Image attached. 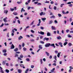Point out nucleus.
<instances>
[{"instance_id": "1", "label": "nucleus", "mask_w": 73, "mask_h": 73, "mask_svg": "<svg viewBox=\"0 0 73 73\" xmlns=\"http://www.w3.org/2000/svg\"><path fill=\"white\" fill-rule=\"evenodd\" d=\"M50 45L51 46H53L54 48H56V46H54V44H50V43H46L45 45V47H49Z\"/></svg>"}, {"instance_id": "2", "label": "nucleus", "mask_w": 73, "mask_h": 73, "mask_svg": "<svg viewBox=\"0 0 73 73\" xmlns=\"http://www.w3.org/2000/svg\"><path fill=\"white\" fill-rule=\"evenodd\" d=\"M39 49L37 51V52H38L40 50V49H42V46L41 45H39Z\"/></svg>"}, {"instance_id": "3", "label": "nucleus", "mask_w": 73, "mask_h": 73, "mask_svg": "<svg viewBox=\"0 0 73 73\" xmlns=\"http://www.w3.org/2000/svg\"><path fill=\"white\" fill-rule=\"evenodd\" d=\"M62 13L63 14H67L68 13H69V11H67V12H65V11H62Z\"/></svg>"}, {"instance_id": "4", "label": "nucleus", "mask_w": 73, "mask_h": 73, "mask_svg": "<svg viewBox=\"0 0 73 73\" xmlns=\"http://www.w3.org/2000/svg\"><path fill=\"white\" fill-rule=\"evenodd\" d=\"M58 44L60 45V46L61 47H62L63 46V45H62V43L61 42H59L58 43Z\"/></svg>"}, {"instance_id": "5", "label": "nucleus", "mask_w": 73, "mask_h": 73, "mask_svg": "<svg viewBox=\"0 0 73 73\" xmlns=\"http://www.w3.org/2000/svg\"><path fill=\"white\" fill-rule=\"evenodd\" d=\"M14 48H15V46L13 44L11 45V46L10 49H14Z\"/></svg>"}, {"instance_id": "6", "label": "nucleus", "mask_w": 73, "mask_h": 73, "mask_svg": "<svg viewBox=\"0 0 73 73\" xmlns=\"http://www.w3.org/2000/svg\"><path fill=\"white\" fill-rule=\"evenodd\" d=\"M7 17H6L5 18H4L3 19V21H4V22L5 23H7Z\"/></svg>"}, {"instance_id": "7", "label": "nucleus", "mask_w": 73, "mask_h": 73, "mask_svg": "<svg viewBox=\"0 0 73 73\" xmlns=\"http://www.w3.org/2000/svg\"><path fill=\"white\" fill-rule=\"evenodd\" d=\"M8 12V11L5 10H4V13H6V14H7V13Z\"/></svg>"}, {"instance_id": "8", "label": "nucleus", "mask_w": 73, "mask_h": 73, "mask_svg": "<svg viewBox=\"0 0 73 73\" xmlns=\"http://www.w3.org/2000/svg\"><path fill=\"white\" fill-rule=\"evenodd\" d=\"M53 23V21L52 20H50V21H49V22L48 23V24L49 25H50L52 24V23Z\"/></svg>"}, {"instance_id": "9", "label": "nucleus", "mask_w": 73, "mask_h": 73, "mask_svg": "<svg viewBox=\"0 0 73 73\" xmlns=\"http://www.w3.org/2000/svg\"><path fill=\"white\" fill-rule=\"evenodd\" d=\"M23 38V36H19V37L18 39L19 40H21V38Z\"/></svg>"}, {"instance_id": "10", "label": "nucleus", "mask_w": 73, "mask_h": 73, "mask_svg": "<svg viewBox=\"0 0 73 73\" xmlns=\"http://www.w3.org/2000/svg\"><path fill=\"white\" fill-rule=\"evenodd\" d=\"M51 29L52 30H56V28L54 27L53 26H52L51 27Z\"/></svg>"}, {"instance_id": "11", "label": "nucleus", "mask_w": 73, "mask_h": 73, "mask_svg": "<svg viewBox=\"0 0 73 73\" xmlns=\"http://www.w3.org/2000/svg\"><path fill=\"white\" fill-rule=\"evenodd\" d=\"M3 53H6L7 52V50L6 49H4L2 51Z\"/></svg>"}, {"instance_id": "12", "label": "nucleus", "mask_w": 73, "mask_h": 73, "mask_svg": "<svg viewBox=\"0 0 73 73\" xmlns=\"http://www.w3.org/2000/svg\"><path fill=\"white\" fill-rule=\"evenodd\" d=\"M40 34L42 35H44V32L42 31H40Z\"/></svg>"}, {"instance_id": "13", "label": "nucleus", "mask_w": 73, "mask_h": 73, "mask_svg": "<svg viewBox=\"0 0 73 73\" xmlns=\"http://www.w3.org/2000/svg\"><path fill=\"white\" fill-rule=\"evenodd\" d=\"M23 12H25V10L24 9V8H22L21 12L23 13Z\"/></svg>"}, {"instance_id": "14", "label": "nucleus", "mask_w": 73, "mask_h": 73, "mask_svg": "<svg viewBox=\"0 0 73 73\" xmlns=\"http://www.w3.org/2000/svg\"><path fill=\"white\" fill-rule=\"evenodd\" d=\"M57 38L58 40H61V36H59L57 37Z\"/></svg>"}, {"instance_id": "15", "label": "nucleus", "mask_w": 73, "mask_h": 73, "mask_svg": "<svg viewBox=\"0 0 73 73\" xmlns=\"http://www.w3.org/2000/svg\"><path fill=\"white\" fill-rule=\"evenodd\" d=\"M6 62H7V60H5V61H3V65H5Z\"/></svg>"}, {"instance_id": "16", "label": "nucleus", "mask_w": 73, "mask_h": 73, "mask_svg": "<svg viewBox=\"0 0 73 73\" xmlns=\"http://www.w3.org/2000/svg\"><path fill=\"white\" fill-rule=\"evenodd\" d=\"M47 36H50V34L49 32H48L47 33Z\"/></svg>"}, {"instance_id": "17", "label": "nucleus", "mask_w": 73, "mask_h": 73, "mask_svg": "<svg viewBox=\"0 0 73 73\" xmlns=\"http://www.w3.org/2000/svg\"><path fill=\"white\" fill-rule=\"evenodd\" d=\"M18 72H19V73H21V72H22V71L21 70L19 69L18 70Z\"/></svg>"}, {"instance_id": "18", "label": "nucleus", "mask_w": 73, "mask_h": 73, "mask_svg": "<svg viewBox=\"0 0 73 73\" xmlns=\"http://www.w3.org/2000/svg\"><path fill=\"white\" fill-rule=\"evenodd\" d=\"M19 50H20L21 49V45L19 44Z\"/></svg>"}, {"instance_id": "19", "label": "nucleus", "mask_w": 73, "mask_h": 73, "mask_svg": "<svg viewBox=\"0 0 73 73\" xmlns=\"http://www.w3.org/2000/svg\"><path fill=\"white\" fill-rule=\"evenodd\" d=\"M29 71V69L27 68L26 70L25 71V73H28V72Z\"/></svg>"}, {"instance_id": "20", "label": "nucleus", "mask_w": 73, "mask_h": 73, "mask_svg": "<svg viewBox=\"0 0 73 73\" xmlns=\"http://www.w3.org/2000/svg\"><path fill=\"white\" fill-rule=\"evenodd\" d=\"M5 71L7 72V73H8L9 72V70L8 69H6Z\"/></svg>"}, {"instance_id": "21", "label": "nucleus", "mask_w": 73, "mask_h": 73, "mask_svg": "<svg viewBox=\"0 0 73 73\" xmlns=\"http://www.w3.org/2000/svg\"><path fill=\"white\" fill-rule=\"evenodd\" d=\"M50 19H52V18L54 19V18H55V16L54 15H52V16H51L50 17Z\"/></svg>"}, {"instance_id": "22", "label": "nucleus", "mask_w": 73, "mask_h": 73, "mask_svg": "<svg viewBox=\"0 0 73 73\" xmlns=\"http://www.w3.org/2000/svg\"><path fill=\"white\" fill-rule=\"evenodd\" d=\"M60 53H58L57 55V56L58 57L60 58Z\"/></svg>"}, {"instance_id": "23", "label": "nucleus", "mask_w": 73, "mask_h": 73, "mask_svg": "<svg viewBox=\"0 0 73 73\" xmlns=\"http://www.w3.org/2000/svg\"><path fill=\"white\" fill-rule=\"evenodd\" d=\"M45 53H46V54L47 56H49V53H48V52H46Z\"/></svg>"}, {"instance_id": "24", "label": "nucleus", "mask_w": 73, "mask_h": 73, "mask_svg": "<svg viewBox=\"0 0 73 73\" xmlns=\"http://www.w3.org/2000/svg\"><path fill=\"white\" fill-rule=\"evenodd\" d=\"M34 23H35V21H33L31 23L30 25H33V24H34Z\"/></svg>"}, {"instance_id": "25", "label": "nucleus", "mask_w": 73, "mask_h": 73, "mask_svg": "<svg viewBox=\"0 0 73 73\" xmlns=\"http://www.w3.org/2000/svg\"><path fill=\"white\" fill-rule=\"evenodd\" d=\"M57 57L56 56H54V59H55V61H57Z\"/></svg>"}, {"instance_id": "26", "label": "nucleus", "mask_w": 73, "mask_h": 73, "mask_svg": "<svg viewBox=\"0 0 73 73\" xmlns=\"http://www.w3.org/2000/svg\"><path fill=\"white\" fill-rule=\"evenodd\" d=\"M68 46H72V43L70 42H69L68 43Z\"/></svg>"}, {"instance_id": "27", "label": "nucleus", "mask_w": 73, "mask_h": 73, "mask_svg": "<svg viewBox=\"0 0 73 73\" xmlns=\"http://www.w3.org/2000/svg\"><path fill=\"white\" fill-rule=\"evenodd\" d=\"M54 70H55V68H54L52 70H51V72H53V71H54Z\"/></svg>"}, {"instance_id": "28", "label": "nucleus", "mask_w": 73, "mask_h": 73, "mask_svg": "<svg viewBox=\"0 0 73 73\" xmlns=\"http://www.w3.org/2000/svg\"><path fill=\"white\" fill-rule=\"evenodd\" d=\"M68 44V42H66L64 43V46H65V45H66V44Z\"/></svg>"}, {"instance_id": "29", "label": "nucleus", "mask_w": 73, "mask_h": 73, "mask_svg": "<svg viewBox=\"0 0 73 73\" xmlns=\"http://www.w3.org/2000/svg\"><path fill=\"white\" fill-rule=\"evenodd\" d=\"M14 56L15 57H18V56H19V55L17 54H15Z\"/></svg>"}, {"instance_id": "30", "label": "nucleus", "mask_w": 73, "mask_h": 73, "mask_svg": "<svg viewBox=\"0 0 73 73\" xmlns=\"http://www.w3.org/2000/svg\"><path fill=\"white\" fill-rule=\"evenodd\" d=\"M20 58H23V57L24 56L23 55L21 54V55H20Z\"/></svg>"}, {"instance_id": "31", "label": "nucleus", "mask_w": 73, "mask_h": 73, "mask_svg": "<svg viewBox=\"0 0 73 73\" xmlns=\"http://www.w3.org/2000/svg\"><path fill=\"white\" fill-rule=\"evenodd\" d=\"M14 50L15 51V52H17V51L18 50V48H16V49Z\"/></svg>"}, {"instance_id": "32", "label": "nucleus", "mask_w": 73, "mask_h": 73, "mask_svg": "<svg viewBox=\"0 0 73 73\" xmlns=\"http://www.w3.org/2000/svg\"><path fill=\"white\" fill-rule=\"evenodd\" d=\"M72 3V1L69 2L68 3H67V4H71V3Z\"/></svg>"}, {"instance_id": "33", "label": "nucleus", "mask_w": 73, "mask_h": 73, "mask_svg": "<svg viewBox=\"0 0 73 73\" xmlns=\"http://www.w3.org/2000/svg\"><path fill=\"white\" fill-rule=\"evenodd\" d=\"M23 49L24 51H26L27 50V48L25 47H24Z\"/></svg>"}, {"instance_id": "34", "label": "nucleus", "mask_w": 73, "mask_h": 73, "mask_svg": "<svg viewBox=\"0 0 73 73\" xmlns=\"http://www.w3.org/2000/svg\"><path fill=\"white\" fill-rule=\"evenodd\" d=\"M40 62L41 64H42V59H40Z\"/></svg>"}, {"instance_id": "35", "label": "nucleus", "mask_w": 73, "mask_h": 73, "mask_svg": "<svg viewBox=\"0 0 73 73\" xmlns=\"http://www.w3.org/2000/svg\"><path fill=\"white\" fill-rule=\"evenodd\" d=\"M40 16H42L43 15V12H41L40 14Z\"/></svg>"}, {"instance_id": "36", "label": "nucleus", "mask_w": 73, "mask_h": 73, "mask_svg": "<svg viewBox=\"0 0 73 73\" xmlns=\"http://www.w3.org/2000/svg\"><path fill=\"white\" fill-rule=\"evenodd\" d=\"M13 15H17V13L14 12L13 13Z\"/></svg>"}, {"instance_id": "37", "label": "nucleus", "mask_w": 73, "mask_h": 73, "mask_svg": "<svg viewBox=\"0 0 73 73\" xmlns=\"http://www.w3.org/2000/svg\"><path fill=\"white\" fill-rule=\"evenodd\" d=\"M20 66H21V67L22 68H23V67L24 66V65L23 64H21L20 65Z\"/></svg>"}, {"instance_id": "38", "label": "nucleus", "mask_w": 73, "mask_h": 73, "mask_svg": "<svg viewBox=\"0 0 73 73\" xmlns=\"http://www.w3.org/2000/svg\"><path fill=\"white\" fill-rule=\"evenodd\" d=\"M25 45V44L23 42V43L22 44V46L23 47H24Z\"/></svg>"}, {"instance_id": "39", "label": "nucleus", "mask_w": 73, "mask_h": 73, "mask_svg": "<svg viewBox=\"0 0 73 73\" xmlns=\"http://www.w3.org/2000/svg\"><path fill=\"white\" fill-rule=\"evenodd\" d=\"M54 23L56 24H56H57L58 23V22H57V20H56L54 21Z\"/></svg>"}, {"instance_id": "40", "label": "nucleus", "mask_w": 73, "mask_h": 73, "mask_svg": "<svg viewBox=\"0 0 73 73\" xmlns=\"http://www.w3.org/2000/svg\"><path fill=\"white\" fill-rule=\"evenodd\" d=\"M9 33H7V37H9Z\"/></svg>"}, {"instance_id": "41", "label": "nucleus", "mask_w": 73, "mask_h": 73, "mask_svg": "<svg viewBox=\"0 0 73 73\" xmlns=\"http://www.w3.org/2000/svg\"><path fill=\"white\" fill-rule=\"evenodd\" d=\"M10 10H11V11H14V9H12V8H11Z\"/></svg>"}, {"instance_id": "42", "label": "nucleus", "mask_w": 73, "mask_h": 73, "mask_svg": "<svg viewBox=\"0 0 73 73\" xmlns=\"http://www.w3.org/2000/svg\"><path fill=\"white\" fill-rule=\"evenodd\" d=\"M40 29H42V30H43V29H44V27H42V26H41V27H40Z\"/></svg>"}, {"instance_id": "43", "label": "nucleus", "mask_w": 73, "mask_h": 73, "mask_svg": "<svg viewBox=\"0 0 73 73\" xmlns=\"http://www.w3.org/2000/svg\"><path fill=\"white\" fill-rule=\"evenodd\" d=\"M44 70H45V71H48V69L46 68V67H45Z\"/></svg>"}, {"instance_id": "44", "label": "nucleus", "mask_w": 73, "mask_h": 73, "mask_svg": "<svg viewBox=\"0 0 73 73\" xmlns=\"http://www.w3.org/2000/svg\"><path fill=\"white\" fill-rule=\"evenodd\" d=\"M68 37H70H70H72V36L69 35H68Z\"/></svg>"}, {"instance_id": "45", "label": "nucleus", "mask_w": 73, "mask_h": 73, "mask_svg": "<svg viewBox=\"0 0 73 73\" xmlns=\"http://www.w3.org/2000/svg\"><path fill=\"white\" fill-rule=\"evenodd\" d=\"M58 15L59 17H61V14H58Z\"/></svg>"}, {"instance_id": "46", "label": "nucleus", "mask_w": 73, "mask_h": 73, "mask_svg": "<svg viewBox=\"0 0 73 73\" xmlns=\"http://www.w3.org/2000/svg\"><path fill=\"white\" fill-rule=\"evenodd\" d=\"M34 67H35V66L33 65H32L31 66V68H32V69H33V68H34Z\"/></svg>"}, {"instance_id": "47", "label": "nucleus", "mask_w": 73, "mask_h": 73, "mask_svg": "<svg viewBox=\"0 0 73 73\" xmlns=\"http://www.w3.org/2000/svg\"><path fill=\"white\" fill-rule=\"evenodd\" d=\"M18 58L19 60H22V59L20 57H18Z\"/></svg>"}, {"instance_id": "48", "label": "nucleus", "mask_w": 73, "mask_h": 73, "mask_svg": "<svg viewBox=\"0 0 73 73\" xmlns=\"http://www.w3.org/2000/svg\"><path fill=\"white\" fill-rule=\"evenodd\" d=\"M31 32H32V33H35V31H33V30H31Z\"/></svg>"}, {"instance_id": "49", "label": "nucleus", "mask_w": 73, "mask_h": 73, "mask_svg": "<svg viewBox=\"0 0 73 73\" xmlns=\"http://www.w3.org/2000/svg\"><path fill=\"white\" fill-rule=\"evenodd\" d=\"M64 5V4H62L60 5V7H62V6Z\"/></svg>"}, {"instance_id": "50", "label": "nucleus", "mask_w": 73, "mask_h": 73, "mask_svg": "<svg viewBox=\"0 0 73 73\" xmlns=\"http://www.w3.org/2000/svg\"><path fill=\"white\" fill-rule=\"evenodd\" d=\"M30 41H31L32 42H33V41H35V40H33V39H31L30 40Z\"/></svg>"}, {"instance_id": "51", "label": "nucleus", "mask_w": 73, "mask_h": 73, "mask_svg": "<svg viewBox=\"0 0 73 73\" xmlns=\"http://www.w3.org/2000/svg\"><path fill=\"white\" fill-rule=\"evenodd\" d=\"M52 56L51 55L50 56L49 58H50V59H52Z\"/></svg>"}, {"instance_id": "52", "label": "nucleus", "mask_w": 73, "mask_h": 73, "mask_svg": "<svg viewBox=\"0 0 73 73\" xmlns=\"http://www.w3.org/2000/svg\"><path fill=\"white\" fill-rule=\"evenodd\" d=\"M26 60L27 61H29V58H27L26 59Z\"/></svg>"}, {"instance_id": "53", "label": "nucleus", "mask_w": 73, "mask_h": 73, "mask_svg": "<svg viewBox=\"0 0 73 73\" xmlns=\"http://www.w3.org/2000/svg\"><path fill=\"white\" fill-rule=\"evenodd\" d=\"M72 4H70V5H68L69 7H72Z\"/></svg>"}, {"instance_id": "54", "label": "nucleus", "mask_w": 73, "mask_h": 73, "mask_svg": "<svg viewBox=\"0 0 73 73\" xmlns=\"http://www.w3.org/2000/svg\"><path fill=\"white\" fill-rule=\"evenodd\" d=\"M46 20V18H42V20H43V21H44V20Z\"/></svg>"}, {"instance_id": "55", "label": "nucleus", "mask_w": 73, "mask_h": 73, "mask_svg": "<svg viewBox=\"0 0 73 73\" xmlns=\"http://www.w3.org/2000/svg\"><path fill=\"white\" fill-rule=\"evenodd\" d=\"M70 69H73V67H72V66H70Z\"/></svg>"}, {"instance_id": "56", "label": "nucleus", "mask_w": 73, "mask_h": 73, "mask_svg": "<svg viewBox=\"0 0 73 73\" xmlns=\"http://www.w3.org/2000/svg\"><path fill=\"white\" fill-rule=\"evenodd\" d=\"M69 31V29H67L66 30V33H68Z\"/></svg>"}, {"instance_id": "57", "label": "nucleus", "mask_w": 73, "mask_h": 73, "mask_svg": "<svg viewBox=\"0 0 73 73\" xmlns=\"http://www.w3.org/2000/svg\"><path fill=\"white\" fill-rule=\"evenodd\" d=\"M3 55L4 56H7V53H4V54H3Z\"/></svg>"}, {"instance_id": "58", "label": "nucleus", "mask_w": 73, "mask_h": 73, "mask_svg": "<svg viewBox=\"0 0 73 73\" xmlns=\"http://www.w3.org/2000/svg\"><path fill=\"white\" fill-rule=\"evenodd\" d=\"M45 3H49V1H46L45 2Z\"/></svg>"}, {"instance_id": "59", "label": "nucleus", "mask_w": 73, "mask_h": 73, "mask_svg": "<svg viewBox=\"0 0 73 73\" xmlns=\"http://www.w3.org/2000/svg\"><path fill=\"white\" fill-rule=\"evenodd\" d=\"M56 7L54 6V10H56Z\"/></svg>"}, {"instance_id": "60", "label": "nucleus", "mask_w": 73, "mask_h": 73, "mask_svg": "<svg viewBox=\"0 0 73 73\" xmlns=\"http://www.w3.org/2000/svg\"><path fill=\"white\" fill-rule=\"evenodd\" d=\"M38 3V1H37V2H34V4H37Z\"/></svg>"}, {"instance_id": "61", "label": "nucleus", "mask_w": 73, "mask_h": 73, "mask_svg": "<svg viewBox=\"0 0 73 73\" xmlns=\"http://www.w3.org/2000/svg\"><path fill=\"white\" fill-rule=\"evenodd\" d=\"M36 40H39V37H38L36 39Z\"/></svg>"}, {"instance_id": "62", "label": "nucleus", "mask_w": 73, "mask_h": 73, "mask_svg": "<svg viewBox=\"0 0 73 73\" xmlns=\"http://www.w3.org/2000/svg\"><path fill=\"white\" fill-rule=\"evenodd\" d=\"M18 23L19 24H20V21L19 20H18Z\"/></svg>"}, {"instance_id": "63", "label": "nucleus", "mask_w": 73, "mask_h": 73, "mask_svg": "<svg viewBox=\"0 0 73 73\" xmlns=\"http://www.w3.org/2000/svg\"><path fill=\"white\" fill-rule=\"evenodd\" d=\"M42 38H43V36H40V39H42Z\"/></svg>"}, {"instance_id": "64", "label": "nucleus", "mask_w": 73, "mask_h": 73, "mask_svg": "<svg viewBox=\"0 0 73 73\" xmlns=\"http://www.w3.org/2000/svg\"><path fill=\"white\" fill-rule=\"evenodd\" d=\"M1 72L2 73H5L4 72V71H3V70H1Z\"/></svg>"}]
</instances>
